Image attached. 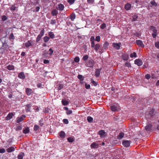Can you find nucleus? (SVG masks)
<instances>
[{
    "instance_id": "nucleus-6",
    "label": "nucleus",
    "mask_w": 159,
    "mask_h": 159,
    "mask_svg": "<svg viewBox=\"0 0 159 159\" xmlns=\"http://www.w3.org/2000/svg\"><path fill=\"white\" fill-rule=\"evenodd\" d=\"M131 143V141L130 140H123L122 141V144L125 147L127 148L130 146Z\"/></svg>"
},
{
    "instance_id": "nucleus-29",
    "label": "nucleus",
    "mask_w": 159,
    "mask_h": 159,
    "mask_svg": "<svg viewBox=\"0 0 159 159\" xmlns=\"http://www.w3.org/2000/svg\"><path fill=\"white\" fill-rule=\"evenodd\" d=\"M31 4L32 5L36 6V4L39 3L38 0H31Z\"/></svg>"
},
{
    "instance_id": "nucleus-1",
    "label": "nucleus",
    "mask_w": 159,
    "mask_h": 159,
    "mask_svg": "<svg viewBox=\"0 0 159 159\" xmlns=\"http://www.w3.org/2000/svg\"><path fill=\"white\" fill-rule=\"evenodd\" d=\"M94 40V37L93 36H92L90 39L91 47L94 50L97 51L100 48V45L99 43H97L95 45Z\"/></svg>"
},
{
    "instance_id": "nucleus-57",
    "label": "nucleus",
    "mask_w": 159,
    "mask_h": 159,
    "mask_svg": "<svg viewBox=\"0 0 159 159\" xmlns=\"http://www.w3.org/2000/svg\"><path fill=\"white\" fill-rule=\"evenodd\" d=\"M63 121L64 123L66 124H67L69 123V121L67 119H64L63 120Z\"/></svg>"
},
{
    "instance_id": "nucleus-19",
    "label": "nucleus",
    "mask_w": 159,
    "mask_h": 159,
    "mask_svg": "<svg viewBox=\"0 0 159 159\" xmlns=\"http://www.w3.org/2000/svg\"><path fill=\"white\" fill-rule=\"evenodd\" d=\"M122 59L124 61H127L129 59V57L128 54H124L121 56Z\"/></svg>"
},
{
    "instance_id": "nucleus-24",
    "label": "nucleus",
    "mask_w": 159,
    "mask_h": 159,
    "mask_svg": "<svg viewBox=\"0 0 159 159\" xmlns=\"http://www.w3.org/2000/svg\"><path fill=\"white\" fill-rule=\"evenodd\" d=\"M131 4H130L129 3H128L125 5V9L126 10H129L131 8Z\"/></svg>"
},
{
    "instance_id": "nucleus-48",
    "label": "nucleus",
    "mask_w": 159,
    "mask_h": 159,
    "mask_svg": "<svg viewBox=\"0 0 159 159\" xmlns=\"http://www.w3.org/2000/svg\"><path fill=\"white\" fill-rule=\"evenodd\" d=\"M42 37L40 35H38L36 39V42H38L40 40Z\"/></svg>"
},
{
    "instance_id": "nucleus-45",
    "label": "nucleus",
    "mask_w": 159,
    "mask_h": 159,
    "mask_svg": "<svg viewBox=\"0 0 159 159\" xmlns=\"http://www.w3.org/2000/svg\"><path fill=\"white\" fill-rule=\"evenodd\" d=\"M7 17L6 15H3L2 16V20L3 21L6 20L7 19Z\"/></svg>"
},
{
    "instance_id": "nucleus-35",
    "label": "nucleus",
    "mask_w": 159,
    "mask_h": 159,
    "mask_svg": "<svg viewBox=\"0 0 159 159\" xmlns=\"http://www.w3.org/2000/svg\"><path fill=\"white\" fill-rule=\"evenodd\" d=\"M30 132V129L28 127H26L23 129V133L25 134H27Z\"/></svg>"
},
{
    "instance_id": "nucleus-16",
    "label": "nucleus",
    "mask_w": 159,
    "mask_h": 159,
    "mask_svg": "<svg viewBox=\"0 0 159 159\" xmlns=\"http://www.w3.org/2000/svg\"><path fill=\"white\" fill-rule=\"evenodd\" d=\"M65 7L64 5L61 3L59 4L58 5V7L57 9L59 11H62L64 9Z\"/></svg>"
},
{
    "instance_id": "nucleus-21",
    "label": "nucleus",
    "mask_w": 159,
    "mask_h": 159,
    "mask_svg": "<svg viewBox=\"0 0 159 159\" xmlns=\"http://www.w3.org/2000/svg\"><path fill=\"white\" fill-rule=\"evenodd\" d=\"M101 71V69H97L96 70L95 72V76L98 77L100 75V73Z\"/></svg>"
},
{
    "instance_id": "nucleus-46",
    "label": "nucleus",
    "mask_w": 159,
    "mask_h": 159,
    "mask_svg": "<svg viewBox=\"0 0 159 159\" xmlns=\"http://www.w3.org/2000/svg\"><path fill=\"white\" fill-rule=\"evenodd\" d=\"M44 32H45V30H44V29H43L40 31V34H39V35H40L42 37L44 35Z\"/></svg>"
},
{
    "instance_id": "nucleus-2",
    "label": "nucleus",
    "mask_w": 159,
    "mask_h": 159,
    "mask_svg": "<svg viewBox=\"0 0 159 159\" xmlns=\"http://www.w3.org/2000/svg\"><path fill=\"white\" fill-rule=\"evenodd\" d=\"M155 114V111L154 109L152 108L149 111H147L145 115V117L147 119H151Z\"/></svg>"
},
{
    "instance_id": "nucleus-4",
    "label": "nucleus",
    "mask_w": 159,
    "mask_h": 159,
    "mask_svg": "<svg viewBox=\"0 0 159 159\" xmlns=\"http://www.w3.org/2000/svg\"><path fill=\"white\" fill-rule=\"evenodd\" d=\"M9 48L8 45L6 43H4L3 44L2 47L1 49L2 50V53H7V51Z\"/></svg>"
},
{
    "instance_id": "nucleus-26",
    "label": "nucleus",
    "mask_w": 159,
    "mask_h": 159,
    "mask_svg": "<svg viewBox=\"0 0 159 159\" xmlns=\"http://www.w3.org/2000/svg\"><path fill=\"white\" fill-rule=\"evenodd\" d=\"M124 136V134L123 132H120L117 136V138L119 139H120L123 138Z\"/></svg>"
},
{
    "instance_id": "nucleus-3",
    "label": "nucleus",
    "mask_w": 159,
    "mask_h": 159,
    "mask_svg": "<svg viewBox=\"0 0 159 159\" xmlns=\"http://www.w3.org/2000/svg\"><path fill=\"white\" fill-rule=\"evenodd\" d=\"M150 30H152L153 33L152 35L153 38H156L157 36V30L155 27L153 26H151L150 27Z\"/></svg>"
},
{
    "instance_id": "nucleus-51",
    "label": "nucleus",
    "mask_w": 159,
    "mask_h": 159,
    "mask_svg": "<svg viewBox=\"0 0 159 159\" xmlns=\"http://www.w3.org/2000/svg\"><path fill=\"white\" fill-rule=\"evenodd\" d=\"M75 0H67V2L70 4L72 5L75 2Z\"/></svg>"
},
{
    "instance_id": "nucleus-15",
    "label": "nucleus",
    "mask_w": 159,
    "mask_h": 159,
    "mask_svg": "<svg viewBox=\"0 0 159 159\" xmlns=\"http://www.w3.org/2000/svg\"><path fill=\"white\" fill-rule=\"evenodd\" d=\"M18 77L20 79L24 80L25 78V75L23 72H20L18 74Z\"/></svg>"
},
{
    "instance_id": "nucleus-53",
    "label": "nucleus",
    "mask_w": 159,
    "mask_h": 159,
    "mask_svg": "<svg viewBox=\"0 0 159 159\" xmlns=\"http://www.w3.org/2000/svg\"><path fill=\"white\" fill-rule=\"evenodd\" d=\"M34 130L35 131H37L39 128V127L37 125H35L34 127Z\"/></svg>"
},
{
    "instance_id": "nucleus-61",
    "label": "nucleus",
    "mask_w": 159,
    "mask_h": 159,
    "mask_svg": "<svg viewBox=\"0 0 159 159\" xmlns=\"http://www.w3.org/2000/svg\"><path fill=\"white\" fill-rule=\"evenodd\" d=\"M72 113V111L70 110H68L66 112V113L67 115H70V114H71Z\"/></svg>"
},
{
    "instance_id": "nucleus-47",
    "label": "nucleus",
    "mask_w": 159,
    "mask_h": 159,
    "mask_svg": "<svg viewBox=\"0 0 159 159\" xmlns=\"http://www.w3.org/2000/svg\"><path fill=\"white\" fill-rule=\"evenodd\" d=\"M130 57L131 58H133V57H137V54L135 52H134L133 53H132L130 55Z\"/></svg>"
},
{
    "instance_id": "nucleus-12",
    "label": "nucleus",
    "mask_w": 159,
    "mask_h": 159,
    "mask_svg": "<svg viewBox=\"0 0 159 159\" xmlns=\"http://www.w3.org/2000/svg\"><path fill=\"white\" fill-rule=\"evenodd\" d=\"M31 105L30 103L28 104L25 105V110L27 112L30 111Z\"/></svg>"
},
{
    "instance_id": "nucleus-8",
    "label": "nucleus",
    "mask_w": 159,
    "mask_h": 159,
    "mask_svg": "<svg viewBox=\"0 0 159 159\" xmlns=\"http://www.w3.org/2000/svg\"><path fill=\"white\" fill-rule=\"evenodd\" d=\"M112 45L113 47L116 49H119L120 47L121 43H112Z\"/></svg>"
},
{
    "instance_id": "nucleus-7",
    "label": "nucleus",
    "mask_w": 159,
    "mask_h": 159,
    "mask_svg": "<svg viewBox=\"0 0 159 159\" xmlns=\"http://www.w3.org/2000/svg\"><path fill=\"white\" fill-rule=\"evenodd\" d=\"M93 60L91 59L89 60L86 63V66L88 67H92L93 66Z\"/></svg>"
},
{
    "instance_id": "nucleus-28",
    "label": "nucleus",
    "mask_w": 159,
    "mask_h": 159,
    "mask_svg": "<svg viewBox=\"0 0 159 159\" xmlns=\"http://www.w3.org/2000/svg\"><path fill=\"white\" fill-rule=\"evenodd\" d=\"M52 15L53 16H57L58 13V11L56 9L53 10L51 12Z\"/></svg>"
},
{
    "instance_id": "nucleus-56",
    "label": "nucleus",
    "mask_w": 159,
    "mask_h": 159,
    "mask_svg": "<svg viewBox=\"0 0 159 159\" xmlns=\"http://www.w3.org/2000/svg\"><path fill=\"white\" fill-rule=\"evenodd\" d=\"M95 40L98 42H99L100 40V36H96Z\"/></svg>"
},
{
    "instance_id": "nucleus-33",
    "label": "nucleus",
    "mask_w": 159,
    "mask_h": 159,
    "mask_svg": "<svg viewBox=\"0 0 159 159\" xmlns=\"http://www.w3.org/2000/svg\"><path fill=\"white\" fill-rule=\"evenodd\" d=\"M62 103L64 106H66L68 104L69 102L68 101L65 100H62L61 101Z\"/></svg>"
},
{
    "instance_id": "nucleus-62",
    "label": "nucleus",
    "mask_w": 159,
    "mask_h": 159,
    "mask_svg": "<svg viewBox=\"0 0 159 159\" xmlns=\"http://www.w3.org/2000/svg\"><path fill=\"white\" fill-rule=\"evenodd\" d=\"M22 126L21 125H19L17 126L16 128V130H20L22 129Z\"/></svg>"
},
{
    "instance_id": "nucleus-25",
    "label": "nucleus",
    "mask_w": 159,
    "mask_h": 159,
    "mask_svg": "<svg viewBox=\"0 0 159 159\" xmlns=\"http://www.w3.org/2000/svg\"><path fill=\"white\" fill-rule=\"evenodd\" d=\"M66 134L65 133L62 131H61L59 134V136L61 138H64Z\"/></svg>"
},
{
    "instance_id": "nucleus-18",
    "label": "nucleus",
    "mask_w": 159,
    "mask_h": 159,
    "mask_svg": "<svg viewBox=\"0 0 159 159\" xmlns=\"http://www.w3.org/2000/svg\"><path fill=\"white\" fill-rule=\"evenodd\" d=\"M106 132L102 130H101L98 132V134L101 137H104Z\"/></svg>"
},
{
    "instance_id": "nucleus-11",
    "label": "nucleus",
    "mask_w": 159,
    "mask_h": 159,
    "mask_svg": "<svg viewBox=\"0 0 159 159\" xmlns=\"http://www.w3.org/2000/svg\"><path fill=\"white\" fill-rule=\"evenodd\" d=\"M134 63L138 66H140L143 64V62L141 60L137 59L135 60Z\"/></svg>"
},
{
    "instance_id": "nucleus-5",
    "label": "nucleus",
    "mask_w": 159,
    "mask_h": 159,
    "mask_svg": "<svg viewBox=\"0 0 159 159\" xmlns=\"http://www.w3.org/2000/svg\"><path fill=\"white\" fill-rule=\"evenodd\" d=\"M145 129L147 131H156V129L155 127H152V125L151 124H148L145 127Z\"/></svg>"
},
{
    "instance_id": "nucleus-9",
    "label": "nucleus",
    "mask_w": 159,
    "mask_h": 159,
    "mask_svg": "<svg viewBox=\"0 0 159 159\" xmlns=\"http://www.w3.org/2000/svg\"><path fill=\"white\" fill-rule=\"evenodd\" d=\"M26 116L25 115H22L21 117H18L16 118V121L17 123H19L22 121L25 118Z\"/></svg>"
},
{
    "instance_id": "nucleus-10",
    "label": "nucleus",
    "mask_w": 159,
    "mask_h": 159,
    "mask_svg": "<svg viewBox=\"0 0 159 159\" xmlns=\"http://www.w3.org/2000/svg\"><path fill=\"white\" fill-rule=\"evenodd\" d=\"M118 105L117 103H115L111 106V110L113 111H115L117 110Z\"/></svg>"
},
{
    "instance_id": "nucleus-50",
    "label": "nucleus",
    "mask_w": 159,
    "mask_h": 159,
    "mask_svg": "<svg viewBox=\"0 0 159 159\" xmlns=\"http://www.w3.org/2000/svg\"><path fill=\"white\" fill-rule=\"evenodd\" d=\"M125 66L128 67L129 68L131 67V65L130 63L128 62H126L125 63Z\"/></svg>"
},
{
    "instance_id": "nucleus-36",
    "label": "nucleus",
    "mask_w": 159,
    "mask_h": 159,
    "mask_svg": "<svg viewBox=\"0 0 159 159\" xmlns=\"http://www.w3.org/2000/svg\"><path fill=\"white\" fill-rule=\"evenodd\" d=\"M48 35L52 39L54 38L55 36L53 32H49Z\"/></svg>"
},
{
    "instance_id": "nucleus-22",
    "label": "nucleus",
    "mask_w": 159,
    "mask_h": 159,
    "mask_svg": "<svg viewBox=\"0 0 159 159\" xmlns=\"http://www.w3.org/2000/svg\"><path fill=\"white\" fill-rule=\"evenodd\" d=\"M13 116L12 113H9L6 117V119L7 120H9L12 118Z\"/></svg>"
},
{
    "instance_id": "nucleus-27",
    "label": "nucleus",
    "mask_w": 159,
    "mask_h": 159,
    "mask_svg": "<svg viewBox=\"0 0 159 159\" xmlns=\"http://www.w3.org/2000/svg\"><path fill=\"white\" fill-rule=\"evenodd\" d=\"M6 68L9 70H13L14 69V66L12 65H9L7 66Z\"/></svg>"
},
{
    "instance_id": "nucleus-58",
    "label": "nucleus",
    "mask_w": 159,
    "mask_h": 159,
    "mask_svg": "<svg viewBox=\"0 0 159 159\" xmlns=\"http://www.w3.org/2000/svg\"><path fill=\"white\" fill-rule=\"evenodd\" d=\"M155 45L157 48L159 49V42H156L155 43Z\"/></svg>"
},
{
    "instance_id": "nucleus-55",
    "label": "nucleus",
    "mask_w": 159,
    "mask_h": 159,
    "mask_svg": "<svg viewBox=\"0 0 159 159\" xmlns=\"http://www.w3.org/2000/svg\"><path fill=\"white\" fill-rule=\"evenodd\" d=\"M56 23V20H51L50 24L53 25Z\"/></svg>"
},
{
    "instance_id": "nucleus-63",
    "label": "nucleus",
    "mask_w": 159,
    "mask_h": 159,
    "mask_svg": "<svg viewBox=\"0 0 159 159\" xmlns=\"http://www.w3.org/2000/svg\"><path fill=\"white\" fill-rule=\"evenodd\" d=\"M49 51L50 52L49 53V54L50 55H52L53 54V50H52V48H50L49 49Z\"/></svg>"
},
{
    "instance_id": "nucleus-44",
    "label": "nucleus",
    "mask_w": 159,
    "mask_h": 159,
    "mask_svg": "<svg viewBox=\"0 0 159 159\" xmlns=\"http://www.w3.org/2000/svg\"><path fill=\"white\" fill-rule=\"evenodd\" d=\"M138 18V16L135 14H134L133 15V16H132V20L133 21H136V20Z\"/></svg>"
},
{
    "instance_id": "nucleus-32",
    "label": "nucleus",
    "mask_w": 159,
    "mask_h": 159,
    "mask_svg": "<svg viewBox=\"0 0 159 159\" xmlns=\"http://www.w3.org/2000/svg\"><path fill=\"white\" fill-rule=\"evenodd\" d=\"M150 3L153 6L156 7L157 6V3L154 0L152 1Z\"/></svg>"
},
{
    "instance_id": "nucleus-49",
    "label": "nucleus",
    "mask_w": 159,
    "mask_h": 159,
    "mask_svg": "<svg viewBox=\"0 0 159 159\" xmlns=\"http://www.w3.org/2000/svg\"><path fill=\"white\" fill-rule=\"evenodd\" d=\"M74 61L76 62H78L80 61V58L79 57H76L74 59Z\"/></svg>"
},
{
    "instance_id": "nucleus-31",
    "label": "nucleus",
    "mask_w": 159,
    "mask_h": 159,
    "mask_svg": "<svg viewBox=\"0 0 159 159\" xmlns=\"http://www.w3.org/2000/svg\"><path fill=\"white\" fill-rule=\"evenodd\" d=\"M24 156V152H21L20 154H19L17 156L18 159H23V156Z\"/></svg>"
},
{
    "instance_id": "nucleus-60",
    "label": "nucleus",
    "mask_w": 159,
    "mask_h": 159,
    "mask_svg": "<svg viewBox=\"0 0 159 159\" xmlns=\"http://www.w3.org/2000/svg\"><path fill=\"white\" fill-rule=\"evenodd\" d=\"M5 152V150L4 148H0V153H4Z\"/></svg>"
},
{
    "instance_id": "nucleus-41",
    "label": "nucleus",
    "mask_w": 159,
    "mask_h": 159,
    "mask_svg": "<svg viewBox=\"0 0 159 159\" xmlns=\"http://www.w3.org/2000/svg\"><path fill=\"white\" fill-rule=\"evenodd\" d=\"M50 38L47 36H45L43 38V40L45 42H47L49 40Z\"/></svg>"
},
{
    "instance_id": "nucleus-40",
    "label": "nucleus",
    "mask_w": 159,
    "mask_h": 159,
    "mask_svg": "<svg viewBox=\"0 0 159 159\" xmlns=\"http://www.w3.org/2000/svg\"><path fill=\"white\" fill-rule=\"evenodd\" d=\"M67 140L70 143H72L74 141V139L72 137H70L67 138Z\"/></svg>"
},
{
    "instance_id": "nucleus-39",
    "label": "nucleus",
    "mask_w": 159,
    "mask_h": 159,
    "mask_svg": "<svg viewBox=\"0 0 159 159\" xmlns=\"http://www.w3.org/2000/svg\"><path fill=\"white\" fill-rule=\"evenodd\" d=\"M87 120L89 122H91L93 121V119L91 116H89L87 117Z\"/></svg>"
},
{
    "instance_id": "nucleus-64",
    "label": "nucleus",
    "mask_w": 159,
    "mask_h": 159,
    "mask_svg": "<svg viewBox=\"0 0 159 159\" xmlns=\"http://www.w3.org/2000/svg\"><path fill=\"white\" fill-rule=\"evenodd\" d=\"M145 78L147 79H149L150 78V75L148 74L146 75H145Z\"/></svg>"
},
{
    "instance_id": "nucleus-54",
    "label": "nucleus",
    "mask_w": 159,
    "mask_h": 159,
    "mask_svg": "<svg viewBox=\"0 0 159 159\" xmlns=\"http://www.w3.org/2000/svg\"><path fill=\"white\" fill-rule=\"evenodd\" d=\"M9 39H14V36L13 33H11L9 36Z\"/></svg>"
},
{
    "instance_id": "nucleus-43",
    "label": "nucleus",
    "mask_w": 159,
    "mask_h": 159,
    "mask_svg": "<svg viewBox=\"0 0 159 159\" xmlns=\"http://www.w3.org/2000/svg\"><path fill=\"white\" fill-rule=\"evenodd\" d=\"M89 58V56L87 55H85L84 56L82 60L84 61H86Z\"/></svg>"
},
{
    "instance_id": "nucleus-17",
    "label": "nucleus",
    "mask_w": 159,
    "mask_h": 159,
    "mask_svg": "<svg viewBox=\"0 0 159 159\" xmlns=\"http://www.w3.org/2000/svg\"><path fill=\"white\" fill-rule=\"evenodd\" d=\"M25 45L27 48L29 47L32 45V41L31 40H28L25 43Z\"/></svg>"
},
{
    "instance_id": "nucleus-59",
    "label": "nucleus",
    "mask_w": 159,
    "mask_h": 159,
    "mask_svg": "<svg viewBox=\"0 0 159 159\" xmlns=\"http://www.w3.org/2000/svg\"><path fill=\"white\" fill-rule=\"evenodd\" d=\"M90 84H87V83L85 84V87L86 89H89L90 88Z\"/></svg>"
},
{
    "instance_id": "nucleus-52",
    "label": "nucleus",
    "mask_w": 159,
    "mask_h": 159,
    "mask_svg": "<svg viewBox=\"0 0 159 159\" xmlns=\"http://www.w3.org/2000/svg\"><path fill=\"white\" fill-rule=\"evenodd\" d=\"M106 27V25L105 23H103L100 26V28L102 29L105 28Z\"/></svg>"
},
{
    "instance_id": "nucleus-34",
    "label": "nucleus",
    "mask_w": 159,
    "mask_h": 159,
    "mask_svg": "<svg viewBox=\"0 0 159 159\" xmlns=\"http://www.w3.org/2000/svg\"><path fill=\"white\" fill-rule=\"evenodd\" d=\"M70 17L71 20L72 21L74 20L75 18V14L74 13H72L70 15Z\"/></svg>"
},
{
    "instance_id": "nucleus-30",
    "label": "nucleus",
    "mask_w": 159,
    "mask_h": 159,
    "mask_svg": "<svg viewBox=\"0 0 159 159\" xmlns=\"http://www.w3.org/2000/svg\"><path fill=\"white\" fill-rule=\"evenodd\" d=\"M109 45V44L108 42H105L103 44V47L104 49H106L108 48Z\"/></svg>"
},
{
    "instance_id": "nucleus-42",
    "label": "nucleus",
    "mask_w": 159,
    "mask_h": 159,
    "mask_svg": "<svg viewBox=\"0 0 159 159\" xmlns=\"http://www.w3.org/2000/svg\"><path fill=\"white\" fill-rule=\"evenodd\" d=\"M16 8V7L15 6V5H12L11 6V7H10V9L12 11H14Z\"/></svg>"
},
{
    "instance_id": "nucleus-37",
    "label": "nucleus",
    "mask_w": 159,
    "mask_h": 159,
    "mask_svg": "<svg viewBox=\"0 0 159 159\" xmlns=\"http://www.w3.org/2000/svg\"><path fill=\"white\" fill-rule=\"evenodd\" d=\"M34 7H32V8H31V9L32 10H33V11H34V12H38L39 11V9H40V7H37L36 8H35V10L34 9Z\"/></svg>"
},
{
    "instance_id": "nucleus-14",
    "label": "nucleus",
    "mask_w": 159,
    "mask_h": 159,
    "mask_svg": "<svg viewBox=\"0 0 159 159\" xmlns=\"http://www.w3.org/2000/svg\"><path fill=\"white\" fill-rule=\"evenodd\" d=\"M136 43L138 45L141 47H144V45L142 41L140 40H137L136 41Z\"/></svg>"
},
{
    "instance_id": "nucleus-38",
    "label": "nucleus",
    "mask_w": 159,
    "mask_h": 159,
    "mask_svg": "<svg viewBox=\"0 0 159 159\" xmlns=\"http://www.w3.org/2000/svg\"><path fill=\"white\" fill-rule=\"evenodd\" d=\"M77 78L80 81H83L84 80V77L82 75H79Z\"/></svg>"
},
{
    "instance_id": "nucleus-23",
    "label": "nucleus",
    "mask_w": 159,
    "mask_h": 159,
    "mask_svg": "<svg viewBox=\"0 0 159 159\" xmlns=\"http://www.w3.org/2000/svg\"><path fill=\"white\" fill-rule=\"evenodd\" d=\"M7 152L8 153L11 152L15 151V148L13 147H11L7 148Z\"/></svg>"
},
{
    "instance_id": "nucleus-13",
    "label": "nucleus",
    "mask_w": 159,
    "mask_h": 159,
    "mask_svg": "<svg viewBox=\"0 0 159 159\" xmlns=\"http://www.w3.org/2000/svg\"><path fill=\"white\" fill-rule=\"evenodd\" d=\"M25 91L28 96L30 95L32 93V90L31 89L28 88H26L25 89Z\"/></svg>"
},
{
    "instance_id": "nucleus-20",
    "label": "nucleus",
    "mask_w": 159,
    "mask_h": 159,
    "mask_svg": "<svg viewBox=\"0 0 159 159\" xmlns=\"http://www.w3.org/2000/svg\"><path fill=\"white\" fill-rule=\"evenodd\" d=\"M98 145V144L96 143V142H93L91 144L90 147L92 148H97Z\"/></svg>"
}]
</instances>
